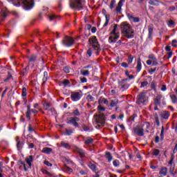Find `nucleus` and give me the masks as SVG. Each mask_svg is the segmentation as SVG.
Returning a JSON list of instances; mask_svg holds the SVG:
<instances>
[{
  "mask_svg": "<svg viewBox=\"0 0 177 177\" xmlns=\"http://www.w3.org/2000/svg\"><path fill=\"white\" fill-rule=\"evenodd\" d=\"M152 66H158V62L157 61V58L152 60Z\"/></svg>",
  "mask_w": 177,
  "mask_h": 177,
  "instance_id": "338daca9",
  "label": "nucleus"
},
{
  "mask_svg": "<svg viewBox=\"0 0 177 177\" xmlns=\"http://www.w3.org/2000/svg\"><path fill=\"white\" fill-rule=\"evenodd\" d=\"M171 46H173V48H177V41L176 39H174L171 41Z\"/></svg>",
  "mask_w": 177,
  "mask_h": 177,
  "instance_id": "4d7b16f0",
  "label": "nucleus"
},
{
  "mask_svg": "<svg viewBox=\"0 0 177 177\" xmlns=\"http://www.w3.org/2000/svg\"><path fill=\"white\" fill-rule=\"evenodd\" d=\"M88 42L91 46H92L95 50H102L100 44H99V41L97 40L96 36H91L88 39Z\"/></svg>",
  "mask_w": 177,
  "mask_h": 177,
  "instance_id": "39448f33",
  "label": "nucleus"
},
{
  "mask_svg": "<svg viewBox=\"0 0 177 177\" xmlns=\"http://www.w3.org/2000/svg\"><path fill=\"white\" fill-rule=\"evenodd\" d=\"M162 97V95H158L153 99V104L154 106H161V98Z\"/></svg>",
  "mask_w": 177,
  "mask_h": 177,
  "instance_id": "2eb2a0df",
  "label": "nucleus"
},
{
  "mask_svg": "<svg viewBox=\"0 0 177 177\" xmlns=\"http://www.w3.org/2000/svg\"><path fill=\"white\" fill-rule=\"evenodd\" d=\"M120 28L123 37L128 39H132L135 38V30L132 28V26L128 22H122L120 25Z\"/></svg>",
  "mask_w": 177,
  "mask_h": 177,
  "instance_id": "f257e3e1",
  "label": "nucleus"
},
{
  "mask_svg": "<svg viewBox=\"0 0 177 177\" xmlns=\"http://www.w3.org/2000/svg\"><path fill=\"white\" fill-rule=\"evenodd\" d=\"M73 133H74V130L71 129H65V136H71V135H73Z\"/></svg>",
  "mask_w": 177,
  "mask_h": 177,
  "instance_id": "cd10ccee",
  "label": "nucleus"
},
{
  "mask_svg": "<svg viewBox=\"0 0 177 177\" xmlns=\"http://www.w3.org/2000/svg\"><path fill=\"white\" fill-rule=\"evenodd\" d=\"M97 111H106V108L103 107L102 105H98Z\"/></svg>",
  "mask_w": 177,
  "mask_h": 177,
  "instance_id": "6e6d98bb",
  "label": "nucleus"
},
{
  "mask_svg": "<svg viewBox=\"0 0 177 177\" xmlns=\"http://www.w3.org/2000/svg\"><path fill=\"white\" fill-rule=\"evenodd\" d=\"M44 165H46L47 167H53V165L52 163L49 162L48 160H44Z\"/></svg>",
  "mask_w": 177,
  "mask_h": 177,
  "instance_id": "13d9d810",
  "label": "nucleus"
},
{
  "mask_svg": "<svg viewBox=\"0 0 177 177\" xmlns=\"http://www.w3.org/2000/svg\"><path fill=\"white\" fill-rule=\"evenodd\" d=\"M27 68H28V66H27L26 68H24L22 71H21L19 73L20 75H23V77H24V75H26V74H28V72L27 71Z\"/></svg>",
  "mask_w": 177,
  "mask_h": 177,
  "instance_id": "f704fd0d",
  "label": "nucleus"
},
{
  "mask_svg": "<svg viewBox=\"0 0 177 177\" xmlns=\"http://www.w3.org/2000/svg\"><path fill=\"white\" fill-rule=\"evenodd\" d=\"M62 45L66 48H71L74 45V39L73 37L66 36L62 41Z\"/></svg>",
  "mask_w": 177,
  "mask_h": 177,
  "instance_id": "6e6552de",
  "label": "nucleus"
},
{
  "mask_svg": "<svg viewBox=\"0 0 177 177\" xmlns=\"http://www.w3.org/2000/svg\"><path fill=\"white\" fill-rule=\"evenodd\" d=\"M134 132H135V133H136V135H138V136H145V130L143 129V128L139 129V126H137V127L134 129Z\"/></svg>",
  "mask_w": 177,
  "mask_h": 177,
  "instance_id": "ddd939ff",
  "label": "nucleus"
},
{
  "mask_svg": "<svg viewBox=\"0 0 177 177\" xmlns=\"http://www.w3.org/2000/svg\"><path fill=\"white\" fill-rule=\"evenodd\" d=\"M88 168H90V169H91V171L93 172H95L96 173V165L95 164H93L92 162H90L88 164Z\"/></svg>",
  "mask_w": 177,
  "mask_h": 177,
  "instance_id": "a878e982",
  "label": "nucleus"
},
{
  "mask_svg": "<svg viewBox=\"0 0 177 177\" xmlns=\"http://www.w3.org/2000/svg\"><path fill=\"white\" fill-rule=\"evenodd\" d=\"M15 6H22L24 10H31L35 3L34 0H11Z\"/></svg>",
  "mask_w": 177,
  "mask_h": 177,
  "instance_id": "f03ea898",
  "label": "nucleus"
},
{
  "mask_svg": "<svg viewBox=\"0 0 177 177\" xmlns=\"http://www.w3.org/2000/svg\"><path fill=\"white\" fill-rule=\"evenodd\" d=\"M64 170L66 171V172H73V169L66 165H64Z\"/></svg>",
  "mask_w": 177,
  "mask_h": 177,
  "instance_id": "a18cd8bd",
  "label": "nucleus"
},
{
  "mask_svg": "<svg viewBox=\"0 0 177 177\" xmlns=\"http://www.w3.org/2000/svg\"><path fill=\"white\" fill-rule=\"evenodd\" d=\"M81 127L83 129V131H84V132H88V131H89V129H91V128L88 126H86L85 124H82Z\"/></svg>",
  "mask_w": 177,
  "mask_h": 177,
  "instance_id": "4c0bfd02",
  "label": "nucleus"
},
{
  "mask_svg": "<svg viewBox=\"0 0 177 177\" xmlns=\"http://www.w3.org/2000/svg\"><path fill=\"white\" fill-rule=\"evenodd\" d=\"M120 104V100L118 99H114V100H110V104L109 106L110 107H117Z\"/></svg>",
  "mask_w": 177,
  "mask_h": 177,
  "instance_id": "f3484780",
  "label": "nucleus"
},
{
  "mask_svg": "<svg viewBox=\"0 0 177 177\" xmlns=\"http://www.w3.org/2000/svg\"><path fill=\"white\" fill-rule=\"evenodd\" d=\"M114 5H115V0H111L109 6L110 9H113L114 8Z\"/></svg>",
  "mask_w": 177,
  "mask_h": 177,
  "instance_id": "052dcab7",
  "label": "nucleus"
},
{
  "mask_svg": "<svg viewBox=\"0 0 177 177\" xmlns=\"http://www.w3.org/2000/svg\"><path fill=\"white\" fill-rule=\"evenodd\" d=\"M61 146L64 149H67L68 150H70V149H71V145L68 143L64 142V141L61 142Z\"/></svg>",
  "mask_w": 177,
  "mask_h": 177,
  "instance_id": "2f4dec72",
  "label": "nucleus"
},
{
  "mask_svg": "<svg viewBox=\"0 0 177 177\" xmlns=\"http://www.w3.org/2000/svg\"><path fill=\"white\" fill-rule=\"evenodd\" d=\"M113 165L115 167V168H118L120 167V160L118 159L113 160Z\"/></svg>",
  "mask_w": 177,
  "mask_h": 177,
  "instance_id": "58836bf2",
  "label": "nucleus"
},
{
  "mask_svg": "<svg viewBox=\"0 0 177 177\" xmlns=\"http://www.w3.org/2000/svg\"><path fill=\"white\" fill-rule=\"evenodd\" d=\"M21 96L23 97H26V96H27V88H26V87L22 88Z\"/></svg>",
  "mask_w": 177,
  "mask_h": 177,
  "instance_id": "37998d69",
  "label": "nucleus"
},
{
  "mask_svg": "<svg viewBox=\"0 0 177 177\" xmlns=\"http://www.w3.org/2000/svg\"><path fill=\"white\" fill-rule=\"evenodd\" d=\"M159 114L163 120H168V118H169V115H171V113L168 111H161Z\"/></svg>",
  "mask_w": 177,
  "mask_h": 177,
  "instance_id": "4468645a",
  "label": "nucleus"
},
{
  "mask_svg": "<svg viewBox=\"0 0 177 177\" xmlns=\"http://www.w3.org/2000/svg\"><path fill=\"white\" fill-rule=\"evenodd\" d=\"M70 84V80L65 79L62 83L59 84V86H64V88H67V86H71Z\"/></svg>",
  "mask_w": 177,
  "mask_h": 177,
  "instance_id": "412c9836",
  "label": "nucleus"
},
{
  "mask_svg": "<svg viewBox=\"0 0 177 177\" xmlns=\"http://www.w3.org/2000/svg\"><path fill=\"white\" fill-rule=\"evenodd\" d=\"M23 146H24V141H19L17 143V149L19 151L23 149Z\"/></svg>",
  "mask_w": 177,
  "mask_h": 177,
  "instance_id": "c756f323",
  "label": "nucleus"
},
{
  "mask_svg": "<svg viewBox=\"0 0 177 177\" xmlns=\"http://www.w3.org/2000/svg\"><path fill=\"white\" fill-rule=\"evenodd\" d=\"M28 64H30V63H35V62H37V55H32L30 57H28Z\"/></svg>",
  "mask_w": 177,
  "mask_h": 177,
  "instance_id": "aec40b11",
  "label": "nucleus"
},
{
  "mask_svg": "<svg viewBox=\"0 0 177 177\" xmlns=\"http://www.w3.org/2000/svg\"><path fill=\"white\" fill-rule=\"evenodd\" d=\"M115 36L111 35L109 37V44H115L117 42V39L120 38V34L119 35H114Z\"/></svg>",
  "mask_w": 177,
  "mask_h": 177,
  "instance_id": "dca6fc26",
  "label": "nucleus"
},
{
  "mask_svg": "<svg viewBox=\"0 0 177 177\" xmlns=\"http://www.w3.org/2000/svg\"><path fill=\"white\" fill-rule=\"evenodd\" d=\"M93 138L91 137H87L84 140V145H86V146H89V145H93Z\"/></svg>",
  "mask_w": 177,
  "mask_h": 177,
  "instance_id": "b1692460",
  "label": "nucleus"
},
{
  "mask_svg": "<svg viewBox=\"0 0 177 177\" xmlns=\"http://www.w3.org/2000/svg\"><path fill=\"white\" fill-rule=\"evenodd\" d=\"M80 73L84 77H88L89 75V71H81Z\"/></svg>",
  "mask_w": 177,
  "mask_h": 177,
  "instance_id": "49530a36",
  "label": "nucleus"
},
{
  "mask_svg": "<svg viewBox=\"0 0 177 177\" xmlns=\"http://www.w3.org/2000/svg\"><path fill=\"white\" fill-rule=\"evenodd\" d=\"M136 117H138V115H136V113H133L131 116H130L129 120L131 121H135Z\"/></svg>",
  "mask_w": 177,
  "mask_h": 177,
  "instance_id": "bf43d9fd",
  "label": "nucleus"
},
{
  "mask_svg": "<svg viewBox=\"0 0 177 177\" xmlns=\"http://www.w3.org/2000/svg\"><path fill=\"white\" fill-rule=\"evenodd\" d=\"M154 30V25L153 24H150L148 26V37L147 39L151 41L153 39V31Z\"/></svg>",
  "mask_w": 177,
  "mask_h": 177,
  "instance_id": "9b49d317",
  "label": "nucleus"
},
{
  "mask_svg": "<svg viewBox=\"0 0 177 177\" xmlns=\"http://www.w3.org/2000/svg\"><path fill=\"white\" fill-rule=\"evenodd\" d=\"M147 102V99L146 98V92L142 91L137 96L136 103L138 106H140V104H146Z\"/></svg>",
  "mask_w": 177,
  "mask_h": 177,
  "instance_id": "0eeeda50",
  "label": "nucleus"
},
{
  "mask_svg": "<svg viewBox=\"0 0 177 177\" xmlns=\"http://www.w3.org/2000/svg\"><path fill=\"white\" fill-rule=\"evenodd\" d=\"M149 3L153 6H158L160 5V0H149Z\"/></svg>",
  "mask_w": 177,
  "mask_h": 177,
  "instance_id": "bb28decb",
  "label": "nucleus"
},
{
  "mask_svg": "<svg viewBox=\"0 0 177 177\" xmlns=\"http://www.w3.org/2000/svg\"><path fill=\"white\" fill-rule=\"evenodd\" d=\"M105 157L106 160H108V162H111V161H113V156L111 155V153L109 151L105 152Z\"/></svg>",
  "mask_w": 177,
  "mask_h": 177,
  "instance_id": "393cba45",
  "label": "nucleus"
},
{
  "mask_svg": "<svg viewBox=\"0 0 177 177\" xmlns=\"http://www.w3.org/2000/svg\"><path fill=\"white\" fill-rule=\"evenodd\" d=\"M115 10L116 14L121 15V10H122V4L118 3Z\"/></svg>",
  "mask_w": 177,
  "mask_h": 177,
  "instance_id": "473e14b6",
  "label": "nucleus"
},
{
  "mask_svg": "<svg viewBox=\"0 0 177 177\" xmlns=\"http://www.w3.org/2000/svg\"><path fill=\"white\" fill-rule=\"evenodd\" d=\"M26 161L27 164L29 165V167H32V161H34V156H29L28 158H26Z\"/></svg>",
  "mask_w": 177,
  "mask_h": 177,
  "instance_id": "4be33fe9",
  "label": "nucleus"
},
{
  "mask_svg": "<svg viewBox=\"0 0 177 177\" xmlns=\"http://www.w3.org/2000/svg\"><path fill=\"white\" fill-rule=\"evenodd\" d=\"M82 97V94L80 93L79 92H73L71 95V99L72 102H78L81 100Z\"/></svg>",
  "mask_w": 177,
  "mask_h": 177,
  "instance_id": "9d476101",
  "label": "nucleus"
},
{
  "mask_svg": "<svg viewBox=\"0 0 177 177\" xmlns=\"http://www.w3.org/2000/svg\"><path fill=\"white\" fill-rule=\"evenodd\" d=\"M65 161H66V162H68V164H74L73 160H71V159H70V158L68 156L65 157Z\"/></svg>",
  "mask_w": 177,
  "mask_h": 177,
  "instance_id": "864d4df0",
  "label": "nucleus"
},
{
  "mask_svg": "<svg viewBox=\"0 0 177 177\" xmlns=\"http://www.w3.org/2000/svg\"><path fill=\"white\" fill-rule=\"evenodd\" d=\"M28 145V149H34V147H35V145H34V143H30V142H27Z\"/></svg>",
  "mask_w": 177,
  "mask_h": 177,
  "instance_id": "680f3d73",
  "label": "nucleus"
},
{
  "mask_svg": "<svg viewBox=\"0 0 177 177\" xmlns=\"http://www.w3.org/2000/svg\"><path fill=\"white\" fill-rule=\"evenodd\" d=\"M149 85V82L145 81L141 82L140 88H145V86H147Z\"/></svg>",
  "mask_w": 177,
  "mask_h": 177,
  "instance_id": "603ef678",
  "label": "nucleus"
},
{
  "mask_svg": "<svg viewBox=\"0 0 177 177\" xmlns=\"http://www.w3.org/2000/svg\"><path fill=\"white\" fill-rule=\"evenodd\" d=\"M102 15H104V16H105V23L103 25V27H107V26H109V21H110V15H106L107 11H106V9H102Z\"/></svg>",
  "mask_w": 177,
  "mask_h": 177,
  "instance_id": "f8f14e48",
  "label": "nucleus"
},
{
  "mask_svg": "<svg viewBox=\"0 0 177 177\" xmlns=\"http://www.w3.org/2000/svg\"><path fill=\"white\" fill-rule=\"evenodd\" d=\"M43 107L45 110H49V107H50V104H49L48 102H45L44 104H43Z\"/></svg>",
  "mask_w": 177,
  "mask_h": 177,
  "instance_id": "de8ad7c7",
  "label": "nucleus"
},
{
  "mask_svg": "<svg viewBox=\"0 0 177 177\" xmlns=\"http://www.w3.org/2000/svg\"><path fill=\"white\" fill-rule=\"evenodd\" d=\"M127 16L129 20H133V23H139V21H140V19H139V17H135L131 14H127Z\"/></svg>",
  "mask_w": 177,
  "mask_h": 177,
  "instance_id": "a211bd4d",
  "label": "nucleus"
},
{
  "mask_svg": "<svg viewBox=\"0 0 177 177\" xmlns=\"http://www.w3.org/2000/svg\"><path fill=\"white\" fill-rule=\"evenodd\" d=\"M64 73H66V74H68V73H70V67L65 66L64 68Z\"/></svg>",
  "mask_w": 177,
  "mask_h": 177,
  "instance_id": "69168bd1",
  "label": "nucleus"
},
{
  "mask_svg": "<svg viewBox=\"0 0 177 177\" xmlns=\"http://www.w3.org/2000/svg\"><path fill=\"white\" fill-rule=\"evenodd\" d=\"M41 153H44L45 154H50L52 153V148L44 147L43 148Z\"/></svg>",
  "mask_w": 177,
  "mask_h": 177,
  "instance_id": "c85d7f7f",
  "label": "nucleus"
},
{
  "mask_svg": "<svg viewBox=\"0 0 177 177\" xmlns=\"http://www.w3.org/2000/svg\"><path fill=\"white\" fill-rule=\"evenodd\" d=\"M77 151L78 154L80 156L81 158H84V157H86V153H85V151L81 148H77Z\"/></svg>",
  "mask_w": 177,
  "mask_h": 177,
  "instance_id": "5701e85b",
  "label": "nucleus"
},
{
  "mask_svg": "<svg viewBox=\"0 0 177 177\" xmlns=\"http://www.w3.org/2000/svg\"><path fill=\"white\" fill-rule=\"evenodd\" d=\"M88 57H91L92 56V48H88L87 50Z\"/></svg>",
  "mask_w": 177,
  "mask_h": 177,
  "instance_id": "774afa93",
  "label": "nucleus"
},
{
  "mask_svg": "<svg viewBox=\"0 0 177 177\" xmlns=\"http://www.w3.org/2000/svg\"><path fill=\"white\" fill-rule=\"evenodd\" d=\"M151 88L153 90V91H157V84H156V82L155 81H152L151 83Z\"/></svg>",
  "mask_w": 177,
  "mask_h": 177,
  "instance_id": "c9c22d12",
  "label": "nucleus"
},
{
  "mask_svg": "<svg viewBox=\"0 0 177 177\" xmlns=\"http://www.w3.org/2000/svg\"><path fill=\"white\" fill-rule=\"evenodd\" d=\"M128 79H123L118 82V88L122 89V92L127 91L129 88V84L127 83Z\"/></svg>",
  "mask_w": 177,
  "mask_h": 177,
  "instance_id": "1a4fd4ad",
  "label": "nucleus"
},
{
  "mask_svg": "<svg viewBox=\"0 0 177 177\" xmlns=\"http://www.w3.org/2000/svg\"><path fill=\"white\" fill-rule=\"evenodd\" d=\"M70 8L75 10H82L84 9V5L81 0H70L69 1Z\"/></svg>",
  "mask_w": 177,
  "mask_h": 177,
  "instance_id": "20e7f679",
  "label": "nucleus"
},
{
  "mask_svg": "<svg viewBox=\"0 0 177 177\" xmlns=\"http://www.w3.org/2000/svg\"><path fill=\"white\" fill-rule=\"evenodd\" d=\"M152 154H153V156H156V157H157V156H158L160 154V151L157 149H153Z\"/></svg>",
  "mask_w": 177,
  "mask_h": 177,
  "instance_id": "8fccbe9b",
  "label": "nucleus"
},
{
  "mask_svg": "<svg viewBox=\"0 0 177 177\" xmlns=\"http://www.w3.org/2000/svg\"><path fill=\"white\" fill-rule=\"evenodd\" d=\"M174 171H175V165H174V166L172 167V165L170 167V174L171 175H172L173 176H175V174H174Z\"/></svg>",
  "mask_w": 177,
  "mask_h": 177,
  "instance_id": "5fc2aeb1",
  "label": "nucleus"
},
{
  "mask_svg": "<svg viewBox=\"0 0 177 177\" xmlns=\"http://www.w3.org/2000/svg\"><path fill=\"white\" fill-rule=\"evenodd\" d=\"M133 56H132V55H129L128 56V59H127V63L128 64H132V62H133Z\"/></svg>",
  "mask_w": 177,
  "mask_h": 177,
  "instance_id": "ea45409f",
  "label": "nucleus"
},
{
  "mask_svg": "<svg viewBox=\"0 0 177 177\" xmlns=\"http://www.w3.org/2000/svg\"><path fill=\"white\" fill-rule=\"evenodd\" d=\"M28 132H34V131H35V129H34L32 128V126H31V124H29L28 127Z\"/></svg>",
  "mask_w": 177,
  "mask_h": 177,
  "instance_id": "0e129e2a",
  "label": "nucleus"
},
{
  "mask_svg": "<svg viewBox=\"0 0 177 177\" xmlns=\"http://www.w3.org/2000/svg\"><path fill=\"white\" fill-rule=\"evenodd\" d=\"M99 113L100 114L94 115V118L95 120L96 124H101L103 126L106 124V120H107V118H106L104 113H101L100 112Z\"/></svg>",
  "mask_w": 177,
  "mask_h": 177,
  "instance_id": "423d86ee",
  "label": "nucleus"
},
{
  "mask_svg": "<svg viewBox=\"0 0 177 177\" xmlns=\"http://www.w3.org/2000/svg\"><path fill=\"white\" fill-rule=\"evenodd\" d=\"M12 77V73L10 72H8L7 77L4 80V82H8Z\"/></svg>",
  "mask_w": 177,
  "mask_h": 177,
  "instance_id": "c03bdc74",
  "label": "nucleus"
},
{
  "mask_svg": "<svg viewBox=\"0 0 177 177\" xmlns=\"http://www.w3.org/2000/svg\"><path fill=\"white\" fill-rule=\"evenodd\" d=\"M73 114L74 117L69 118V120L66 122V124H70L75 127V128H80V124L78 122L80 121V117L81 115V113H80V110L77 108H75L73 110Z\"/></svg>",
  "mask_w": 177,
  "mask_h": 177,
  "instance_id": "7ed1b4c3",
  "label": "nucleus"
},
{
  "mask_svg": "<svg viewBox=\"0 0 177 177\" xmlns=\"http://www.w3.org/2000/svg\"><path fill=\"white\" fill-rule=\"evenodd\" d=\"M170 97H171V99L172 103H174V104L176 103V102H177L176 95H170Z\"/></svg>",
  "mask_w": 177,
  "mask_h": 177,
  "instance_id": "09e8293b",
  "label": "nucleus"
},
{
  "mask_svg": "<svg viewBox=\"0 0 177 177\" xmlns=\"http://www.w3.org/2000/svg\"><path fill=\"white\" fill-rule=\"evenodd\" d=\"M167 172H168V169L167 167H162L159 174H160V175H162V176H165L167 175Z\"/></svg>",
  "mask_w": 177,
  "mask_h": 177,
  "instance_id": "7c9ffc66",
  "label": "nucleus"
},
{
  "mask_svg": "<svg viewBox=\"0 0 177 177\" xmlns=\"http://www.w3.org/2000/svg\"><path fill=\"white\" fill-rule=\"evenodd\" d=\"M136 68L137 70V73H140L142 70V59H140V58H138L137 60V66Z\"/></svg>",
  "mask_w": 177,
  "mask_h": 177,
  "instance_id": "6ab92c4d",
  "label": "nucleus"
},
{
  "mask_svg": "<svg viewBox=\"0 0 177 177\" xmlns=\"http://www.w3.org/2000/svg\"><path fill=\"white\" fill-rule=\"evenodd\" d=\"M47 17H48V20H50V21H53V20H55V19H56L55 15H47Z\"/></svg>",
  "mask_w": 177,
  "mask_h": 177,
  "instance_id": "3c124183",
  "label": "nucleus"
},
{
  "mask_svg": "<svg viewBox=\"0 0 177 177\" xmlns=\"http://www.w3.org/2000/svg\"><path fill=\"white\" fill-rule=\"evenodd\" d=\"M41 172H42V174H44V175H48V176H50V177L53 176V174H50V172L48 171V170H46L45 169H41Z\"/></svg>",
  "mask_w": 177,
  "mask_h": 177,
  "instance_id": "72a5a7b5",
  "label": "nucleus"
},
{
  "mask_svg": "<svg viewBox=\"0 0 177 177\" xmlns=\"http://www.w3.org/2000/svg\"><path fill=\"white\" fill-rule=\"evenodd\" d=\"M148 59H150L151 60H155L156 59H157V57H156V55H154V54H151L148 56Z\"/></svg>",
  "mask_w": 177,
  "mask_h": 177,
  "instance_id": "e2e57ef3",
  "label": "nucleus"
},
{
  "mask_svg": "<svg viewBox=\"0 0 177 177\" xmlns=\"http://www.w3.org/2000/svg\"><path fill=\"white\" fill-rule=\"evenodd\" d=\"M26 115L28 121L31 120V111H26Z\"/></svg>",
  "mask_w": 177,
  "mask_h": 177,
  "instance_id": "a19ab883",
  "label": "nucleus"
},
{
  "mask_svg": "<svg viewBox=\"0 0 177 177\" xmlns=\"http://www.w3.org/2000/svg\"><path fill=\"white\" fill-rule=\"evenodd\" d=\"M46 81H48V73L46 71H44V77H43V84H46Z\"/></svg>",
  "mask_w": 177,
  "mask_h": 177,
  "instance_id": "e433bc0d",
  "label": "nucleus"
},
{
  "mask_svg": "<svg viewBox=\"0 0 177 177\" xmlns=\"http://www.w3.org/2000/svg\"><path fill=\"white\" fill-rule=\"evenodd\" d=\"M86 100L88 102H95V98L93 97V96H92V95L89 94L86 97Z\"/></svg>",
  "mask_w": 177,
  "mask_h": 177,
  "instance_id": "79ce46f5",
  "label": "nucleus"
}]
</instances>
